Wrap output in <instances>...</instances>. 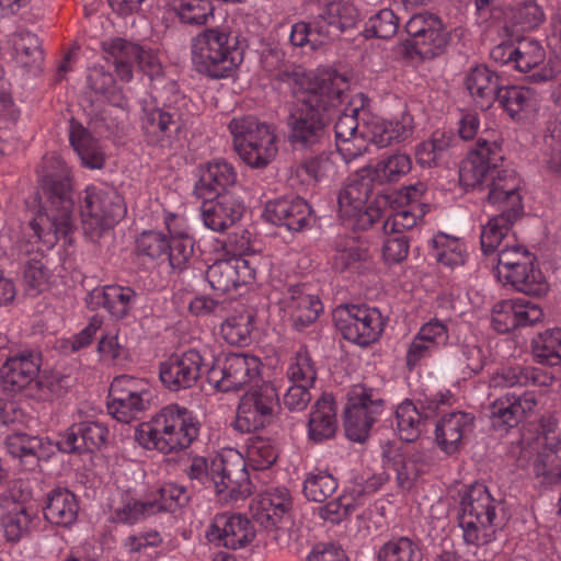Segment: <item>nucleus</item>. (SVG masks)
I'll return each mask as SVG.
<instances>
[{
    "label": "nucleus",
    "mask_w": 561,
    "mask_h": 561,
    "mask_svg": "<svg viewBox=\"0 0 561 561\" xmlns=\"http://www.w3.org/2000/svg\"><path fill=\"white\" fill-rule=\"evenodd\" d=\"M263 216L267 221L284 226L289 231H301L310 226L311 207L301 197H282L267 202Z\"/></svg>",
    "instance_id": "30"
},
{
    "label": "nucleus",
    "mask_w": 561,
    "mask_h": 561,
    "mask_svg": "<svg viewBox=\"0 0 561 561\" xmlns=\"http://www.w3.org/2000/svg\"><path fill=\"white\" fill-rule=\"evenodd\" d=\"M427 186L423 182L402 187L396 201L399 208L391 213L383 221L382 229L386 234H393L387 243L397 242L398 245H409L411 240L404 233L412 229L430 210V204L425 198Z\"/></svg>",
    "instance_id": "10"
},
{
    "label": "nucleus",
    "mask_w": 561,
    "mask_h": 561,
    "mask_svg": "<svg viewBox=\"0 0 561 561\" xmlns=\"http://www.w3.org/2000/svg\"><path fill=\"white\" fill-rule=\"evenodd\" d=\"M383 408V399L374 389L363 385H355L347 393V403L344 409V427L346 436L363 443Z\"/></svg>",
    "instance_id": "13"
},
{
    "label": "nucleus",
    "mask_w": 561,
    "mask_h": 561,
    "mask_svg": "<svg viewBox=\"0 0 561 561\" xmlns=\"http://www.w3.org/2000/svg\"><path fill=\"white\" fill-rule=\"evenodd\" d=\"M495 100L511 118L519 121L537 105L534 90L522 85L500 87Z\"/></svg>",
    "instance_id": "44"
},
{
    "label": "nucleus",
    "mask_w": 561,
    "mask_h": 561,
    "mask_svg": "<svg viewBox=\"0 0 561 561\" xmlns=\"http://www.w3.org/2000/svg\"><path fill=\"white\" fill-rule=\"evenodd\" d=\"M433 413L434 410L431 407L419 408L409 399L401 402L394 412L396 430L400 439L405 443L417 440Z\"/></svg>",
    "instance_id": "35"
},
{
    "label": "nucleus",
    "mask_w": 561,
    "mask_h": 561,
    "mask_svg": "<svg viewBox=\"0 0 561 561\" xmlns=\"http://www.w3.org/2000/svg\"><path fill=\"white\" fill-rule=\"evenodd\" d=\"M450 145V137L444 131H435L431 139L421 142L415 150L416 161L422 167L432 168L437 165L444 151Z\"/></svg>",
    "instance_id": "57"
},
{
    "label": "nucleus",
    "mask_w": 561,
    "mask_h": 561,
    "mask_svg": "<svg viewBox=\"0 0 561 561\" xmlns=\"http://www.w3.org/2000/svg\"><path fill=\"white\" fill-rule=\"evenodd\" d=\"M413 130L414 119L408 112L402 113L399 118L389 121L370 114L363 117L362 135L379 148L409 139Z\"/></svg>",
    "instance_id": "25"
},
{
    "label": "nucleus",
    "mask_w": 561,
    "mask_h": 561,
    "mask_svg": "<svg viewBox=\"0 0 561 561\" xmlns=\"http://www.w3.org/2000/svg\"><path fill=\"white\" fill-rule=\"evenodd\" d=\"M4 444L10 455L21 459L26 457L38 459L44 448L42 438L21 432H14L8 435Z\"/></svg>",
    "instance_id": "60"
},
{
    "label": "nucleus",
    "mask_w": 561,
    "mask_h": 561,
    "mask_svg": "<svg viewBox=\"0 0 561 561\" xmlns=\"http://www.w3.org/2000/svg\"><path fill=\"white\" fill-rule=\"evenodd\" d=\"M69 141L83 167L91 170L104 167L105 152L102 146L88 129L73 119L70 122Z\"/></svg>",
    "instance_id": "40"
},
{
    "label": "nucleus",
    "mask_w": 561,
    "mask_h": 561,
    "mask_svg": "<svg viewBox=\"0 0 561 561\" xmlns=\"http://www.w3.org/2000/svg\"><path fill=\"white\" fill-rule=\"evenodd\" d=\"M539 373L531 367H505L496 371L491 378L494 388H522L529 383L539 385Z\"/></svg>",
    "instance_id": "54"
},
{
    "label": "nucleus",
    "mask_w": 561,
    "mask_h": 561,
    "mask_svg": "<svg viewBox=\"0 0 561 561\" xmlns=\"http://www.w3.org/2000/svg\"><path fill=\"white\" fill-rule=\"evenodd\" d=\"M227 32L206 28L192 38V61L197 72L211 79L232 77L243 57L236 44H230Z\"/></svg>",
    "instance_id": "6"
},
{
    "label": "nucleus",
    "mask_w": 561,
    "mask_h": 561,
    "mask_svg": "<svg viewBox=\"0 0 561 561\" xmlns=\"http://www.w3.org/2000/svg\"><path fill=\"white\" fill-rule=\"evenodd\" d=\"M537 407V397L533 391H507L496 398L486 408L488 416L494 430L507 432L526 421Z\"/></svg>",
    "instance_id": "21"
},
{
    "label": "nucleus",
    "mask_w": 561,
    "mask_h": 561,
    "mask_svg": "<svg viewBox=\"0 0 561 561\" xmlns=\"http://www.w3.org/2000/svg\"><path fill=\"white\" fill-rule=\"evenodd\" d=\"M359 13L353 3L344 1L329 2L316 16V30L330 37L352 28L358 21Z\"/></svg>",
    "instance_id": "36"
},
{
    "label": "nucleus",
    "mask_w": 561,
    "mask_h": 561,
    "mask_svg": "<svg viewBox=\"0 0 561 561\" xmlns=\"http://www.w3.org/2000/svg\"><path fill=\"white\" fill-rule=\"evenodd\" d=\"M400 25V19L393 10L383 8L373 13L363 30V35L366 38H383L388 39L393 37Z\"/></svg>",
    "instance_id": "53"
},
{
    "label": "nucleus",
    "mask_w": 561,
    "mask_h": 561,
    "mask_svg": "<svg viewBox=\"0 0 561 561\" xmlns=\"http://www.w3.org/2000/svg\"><path fill=\"white\" fill-rule=\"evenodd\" d=\"M39 179L46 202L28 224L27 244L71 245L76 218L70 169L59 154L49 153L43 158Z\"/></svg>",
    "instance_id": "2"
},
{
    "label": "nucleus",
    "mask_w": 561,
    "mask_h": 561,
    "mask_svg": "<svg viewBox=\"0 0 561 561\" xmlns=\"http://www.w3.org/2000/svg\"><path fill=\"white\" fill-rule=\"evenodd\" d=\"M344 84L336 72L322 71L314 76L310 90L297 96L287 118L288 141L294 148H312L328 138Z\"/></svg>",
    "instance_id": "3"
},
{
    "label": "nucleus",
    "mask_w": 561,
    "mask_h": 561,
    "mask_svg": "<svg viewBox=\"0 0 561 561\" xmlns=\"http://www.w3.org/2000/svg\"><path fill=\"white\" fill-rule=\"evenodd\" d=\"M80 213L84 233L96 242L125 216L126 207L114 190L88 185L80 197Z\"/></svg>",
    "instance_id": "8"
},
{
    "label": "nucleus",
    "mask_w": 561,
    "mask_h": 561,
    "mask_svg": "<svg viewBox=\"0 0 561 561\" xmlns=\"http://www.w3.org/2000/svg\"><path fill=\"white\" fill-rule=\"evenodd\" d=\"M337 430L334 399L323 393L312 407L308 421V436L314 443H322L335 436Z\"/></svg>",
    "instance_id": "38"
},
{
    "label": "nucleus",
    "mask_w": 561,
    "mask_h": 561,
    "mask_svg": "<svg viewBox=\"0 0 561 561\" xmlns=\"http://www.w3.org/2000/svg\"><path fill=\"white\" fill-rule=\"evenodd\" d=\"M336 478L327 471L310 472L304 482V494L309 501L322 503L337 489Z\"/></svg>",
    "instance_id": "56"
},
{
    "label": "nucleus",
    "mask_w": 561,
    "mask_h": 561,
    "mask_svg": "<svg viewBox=\"0 0 561 561\" xmlns=\"http://www.w3.org/2000/svg\"><path fill=\"white\" fill-rule=\"evenodd\" d=\"M209 542L227 549H241L254 538L251 522L240 514H218L206 530Z\"/></svg>",
    "instance_id": "24"
},
{
    "label": "nucleus",
    "mask_w": 561,
    "mask_h": 561,
    "mask_svg": "<svg viewBox=\"0 0 561 561\" xmlns=\"http://www.w3.org/2000/svg\"><path fill=\"white\" fill-rule=\"evenodd\" d=\"M411 168L412 160L409 154L394 152L380 159L373 168V172L378 183H391L407 175Z\"/></svg>",
    "instance_id": "51"
},
{
    "label": "nucleus",
    "mask_w": 561,
    "mask_h": 561,
    "mask_svg": "<svg viewBox=\"0 0 561 561\" xmlns=\"http://www.w3.org/2000/svg\"><path fill=\"white\" fill-rule=\"evenodd\" d=\"M541 157L549 172L561 174V122L557 119L547 123Z\"/></svg>",
    "instance_id": "52"
},
{
    "label": "nucleus",
    "mask_w": 561,
    "mask_h": 561,
    "mask_svg": "<svg viewBox=\"0 0 561 561\" xmlns=\"http://www.w3.org/2000/svg\"><path fill=\"white\" fill-rule=\"evenodd\" d=\"M7 44L11 49L12 58L21 67L38 66L43 60L41 41L36 34L27 30H18L10 34Z\"/></svg>",
    "instance_id": "43"
},
{
    "label": "nucleus",
    "mask_w": 561,
    "mask_h": 561,
    "mask_svg": "<svg viewBox=\"0 0 561 561\" xmlns=\"http://www.w3.org/2000/svg\"><path fill=\"white\" fill-rule=\"evenodd\" d=\"M228 128L238 156L250 168H264L273 161L277 153V145L271 125L245 115L232 118Z\"/></svg>",
    "instance_id": "7"
},
{
    "label": "nucleus",
    "mask_w": 561,
    "mask_h": 561,
    "mask_svg": "<svg viewBox=\"0 0 561 561\" xmlns=\"http://www.w3.org/2000/svg\"><path fill=\"white\" fill-rule=\"evenodd\" d=\"M201 423L192 411L169 404L135 432L136 440L147 449L171 454L188 448L197 439Z\"/></svg>",
    "instance_id": "4"
},
{
    "label": "nucleus",
    "mask_w": 561,
    "mask_h": 561,
    "mask_svg": "<svg viewBox=\"0 0 561 561\" xmlns=\"http://www.w3.org/2000/svg\"><path fill=\"white\" fill-rule=\"evenodd\" d=\"M334 153L322 152L304 161L300 170L311 180L321 182L335 175L336 168L333 160Z\"/></svg>",
    "instance_id": "62"
},
{
    "label": "nucleus",
    "mask_w": 561,
    "mask_h": 561,
    "mask_svg": "<svg viewBox=\"0 0 561 561\" xmlns=\"http://www.w3.org/2000/svg\"><path fill=\"white\" fill-rule=\"evenodd\" d=\"M141 126L148 145L160 149L176 148L182 123L173 108L144 107Z\"/></svg>",
    "instance_id": "22"
},
{
    "label": "nucleus",
    "mask_w": 561,
    "mask_h": 561,
    "mask_svg": "<svg viewBox=\"0 0 561 561\" xmlns=\"http://www.w3.org/2000/svg\"><path fill=\"white\" fill-rule=\"evenodd\" d=\"M536 260H528L523 267L505 270L504 277L517 291L529 296H541L547 291V283L541 271L536 267Z\"/></svg>",
    "instance_id": "42"
},
{
    "label": "nucleus",
    "mask_w": 561,
    "mask_h": 561,
    "mask_svg": "<svg viewBox=\"0 0 561 561\" xmlns=\"http://www.w3.org/2000/svg\"><path fill=\"white\" fill-rule=\"evenodd\" d=\"M203 201L202 219L204 225L214 231H222L232 226L241 218L244 209L240 198L231 193Z\"/></svg>",
    "instance_id": "32"
},
{
    "label": "nucleus",
    "mask_w": 561,
    "mask_h": 561,
    "mask_svg": "<svg viewBox=\"0 0 561 561\" xmlns=\"http://www.w3.org/2000/svg\"><path fill=\"white\" fill-rule=\"evenodd\" d=\"M41 364V354L31 350L8 357L0 368L3 390L10 393H24L26 398L35 400H45L50 390L37 378Z\"/></svg>",
    "instance_id": "9"
},
{
    "label": "nucleus",
    "mask_w": 561,
    "mask_h": 561,
    "mask_svg": "<svg viewBox=\"0 0 561 561\" xmlns=\"http://www.w3.org/2000/svg\"><path fill=\"white\" fill-rule=\"evenodd\" d=\"M164 224L168 230V236L162 231L157 230H148L141 233L140 240H138V245H152L153 243L164 244V245H194L195 240L190 234L188 228L185 225V221L171 214L168 213L164 216Z\"/></svg>",
    "instance_id": "41"
},
{
    "label": "nucleus",
    "mask_w": 561,
    "mask_h": 561,
    "mask_svg": "<svg viewBox=\"0 0 561 561\" xmlns=\"http://www.w3.org/2000/svg\"><path fill=\"white\" fill-rule=\"evenodd\" d=\"M377 183L373 167H364L351 174L337 195L341 216L357 217L363 225H371L378 217V209L370 205Z\"/></svg>",
    "instance_id": "12"
},
{
    "label": "nucleus",
    "mask_w": 561,
    "mask_h": 561,
    "mask_svg": "<svg viewBox=\"0 0 561 561\" xmlns=\"http://www.w3.org/2000/svg\"><path fill=\"white\" fill-rule=\"evenodd\" d=\"M316 28V18L311 23L297 22L293 24L289 34L291 45L296 47L309 46L311 49H317L327 37L324 33H319Z\"/></svg>",
    "instance_id": "63"
},
{
    "label": "nucleus",
    "mask_w": 561,
    "mask_h": 561,
    "mask_svg": "<svg viewBox=\"0 0 561 561\" xmlns=\"http://www.w3.org/2000/svg\"><path fill=\"white\" fill-rule=\"evenodd\" d=\"M382 468L396 474V483L402 490H410L420 476L414 457H407L400 445L387 442L381 445Z\"/></svg>",
    "instance_id": "34"
},
{
    "label": "nucleus",
    "mask_w": 561,
    "mask_h": 561,
    "mask_svg": "<svg viewBox=\"0 0 561 561\" xmlns=\"http://www.w3.org/2000/svg\"><path fill=\"white\" fill-rule=\"evenodd\" d=\"M211 485L224 500L244 499L250 494L249 477L243 463L236 465L222 456L213 458Z\"/></svg>",
    "instance_id": "29"
},
{
    "label": "nucleus",
    "mask_w": 561,
    "mask_h": 561,
    "mask_svg": "<svg viewBox=\"0 0 561 561\" xmlns=\"http://www.w3.org/2000/svg\"><path fill=\"white\" fill-rule=\"evenodd\" d=\"M539 337L541 345L536 348L539 363L550 366L561 365V329L547 330Z\"/></svg>",
    "instance_id": "61"
},
{
    "label": "nucleus",
    "mask_w": 561,
    "mask_h": 561,
    "mask_svg": "<svg viewBox=\"0 0 561 561\" xmlns=\"http://www.w3.org/2000/svg\"><path fill=\"white\" fill-rule=\"evenodd\" d=\"M13 507L1 518V525L4 537L10 542H18L24 536L28 535L31 525L35 518V513L27 508L24 504L16 503L18 496L12 493Z\"/></svg>",
    "instance_id": "47"
},
{
    "label": "nucleus",
    "mask_w": 561,
    "mask_h": 561,
    "mask_svg": "<svg viewBox=\"0 0 561 561\" xmlns=\"http://www.w3.org/2000/svg\"><path fill=\"white\" fill-rule=\"evenodd\" d=\"M463 84L481 108H488L495 101L501 87L500 77L484 65L470 68L463 78Z\"/></svg>",
    "instance_id": "37"
},
{
    "label": "nucleus",
    "mask_w": 561,
    "mask_h": 561,
    "mask_svg": "<svg viewBox=\"0 0 561 561\" xmlns=\"http://www.w3.org/2000/svg\"><path fill=\"white\" fill-rule=\"evenodd\" d=\"M256 314L252 309H244L228 317L220 325L224 340L230 345L247 346L252 342Z\"/></svg>",
    "instance_id": "46"
},
{
    "label": "nucleus",
    "mask_w": 561,
    "mask_h": 561,
    "mask_svg": "<svg viewBox=\"0 0 561 561\" xmlns=\"http://www.w3.org/2000/svg\"><path fill=\"white\" fill-rule=\"evenodd\" d=\"M77 496L68 489L57 488L47 494L44 517L53 525L69 527L78 517Z\"/></svg>",
    "instance_id": "39"
},
{
    "label": "nucleus",
    "mask_w": 561,
    "mask_h": 561,
    "mask_svg": "<svg viewBox=\"0 0 561 561\" xmlns=\"http://www.w3.org/2000/svg\"><path fill=\"white\" fill-rule=\"evenodd\" d=\"M287 376L293 383L313 387L317 379V368L306 348H300L291 358Z\"/></svg>",
    "instance_id": "59"
},
{
    "label": "nucleus",
    "mask_w": 561,
    "mask_h": 561,
    "mask_svg": "<svg viewBox=\"0 0 561 561\" xmlns=\"http://www.w3.org/2000/svg\"><path fill=\"white\" fill-rule=\"evenodd\" d=\"M151 398L142 380L127 375L117 376L110 387L107 411L117 421L129 423L148 409Z\"/></svg>",
    "instance_id": "15"
},
{
    "label": "nucleus",
    "mask_w": 561,
    "mask_h": 561,
    "mask_svg": "<svg viewBox=\"0 0 561 561\" xmlns=\"http://www.w3.org/2000/svg\"><path fill=\"white\" fill-rule=\"evenodd\" d=\"M543 317L539 306L524 300H502L492 309V325L499 333H508L525 325H533Z\"/></svg>",
    "instance_id": "27"
},
{
    "label": "nucleus",
    "mask_w": 561,
    "mask_h": 561,
    "mask_svg": "<svg viewBox=\"0 0 561 561\" xmlns=\"http://www.w3.org/2000/svg\"><path fill=\"white\" fill-rule=\"evenodd\" d=\"M291 507L289 491L286 488H272L260 495L253 507V519L279 545L285 540L291 523Z\"/></svg>",
    "instance_id": "14"
},
{
    "label": "nucleus",
    "mask_w": 561,
    "mask_h": 561,
    "mask_svg": "<svg viewBox=\"0 0 561 561\" xmlns=\"http://www.w3.org/2000/svg\"><path fill=\"white\" fill-rule=\"evenodd\" d=\"M226 249L221 248V251ZM256 252L253 248H245L240 254L229 255L228 252H222L207 268L206 277L210 286L215 290L226 293L254 280L253 257Z\"/></svg>",
    "instance_id": "17"
},
{
    "label": "nucleus",
    "mask_w": 561,
    "mask_h": 561,
    "mask_svg": "<svg viewBox=\"0 0 561 561\" xmlns=\"http://www.w3.org/2000/svg\"><path fill=\"white\" fill-rule=\"evenodd\" d=\"M546 50L534 38H523L516 44L514 68L527 75L533 82H546L556 76L554 69L545 62Z\"/></svg>",
    "instance_id": "31"
},
{
    "label": "nucleus",
    "mask_w": 561,
    "mask_h": 561,
    "mask_svg": "<svg viewBox=\"0 0 561 561\" xmlns=\"http://www.w3.org/2000/svg\"><path fill=\"white\" fill-rule=\"evenodd\" d=\"M279 294L277 304L297 331H302L319 317L322 304L317 296L307 293L306 285L285 284Z\"/></svg>",
    "instance_id": "23"
},
{
    "label": "nucleus",
    "mask_w": 561,
    "mask_h": 561,
    "mask_svg": "<svg viewBox=\"0 0 561 561\" xmlns=\"http://www.w3.org/2000/svg\"><path fill=\"white\" fill-rule=\"evenodd\" d=\"M108 430L99 422L72 424L60 434L57 447L66 454H85L101 449L105 445Z\"/></svg>",
    "instance_id": "28"
},
{
    "label": "nucleus",
    "mask_w": 561,
    "mask_h": 561,
    "mask_svg": "<svg viewBox=\"0 0 561 561\" xmlns=\"http://www.w3.org/2000/svg\"><path fill=\"white\" fill-rule=\"evenodd\" d=\"M499 511H503L502 501L493 497L483 483L476 482L460 490L457 519L465 542L473 546L489 543L503 522Z\"/></svg>",
    "instance_id": "5"
},
{
    "label": "nucleus",
    "mask_w": 561,
    "mask_h": 561,
    "mask_svg": "<svg viewBox=\"0 0 561 561\" xmlns=\"http://www.w3.org/2000/svg\"><path fill=\"white\" fill-rule=\"evenodd\" d=\"M410 44L424 58L444 54L450 43V34L439 16L421 12L413 14L404 24Z\"/></svg>",
    "instance_id": "18"
},
{
    "label": "nucleus",
    "mask_w": 561,
    "mask_h": 561,
    "mask_svg": "<svg viewBox=\"0 0 561 561\" xmlns=\"http://www.w3.org/2000/svg\"><path fill=\"white\" fill-rule=\"evenodd\" d=\"M172 10L182 24L191 26L207 25L214 20L211 0H176Z\"/></svg>",
    "instance_id": "49"
},
{
    "label": "nucleus",
    "mask_w": 561,
    "mask_h": 561,
    "mask_svg": "<svg viewBox=\"0 0 561 561\" xmlns=\"http://www.w3.org/2000/svg\"><path fill=\"white\" fill-rule=\"evenodd\" d=\"M237 179V170L231 162L222 158L213 159L199 167L195 193L202 199L230 193V188L234 186Z\"/></svg>",
    "instance_id": "26"
},
{
    "label": "nucleus",
    "mask_w": 561,
    "mask_h": 561,
    "mask_svg": "<svg viewBox=\"0 0 561 561\" xmlns=\"http://www.w3.org/2000/svg\"><path fill=\"white\" fill-rule=\"evenodd\" d=\"M261 362L256 356L230 353L206 369V377L216 389L228 392L241 389L260 375Z\"/></svg>",
    "instance_id": "19"
},
{
    "label": "nucleus",
    "mask_w": 561,
    "mask_h": 561,
    "mask_svg": "<svg viewBox=\"0 0 561 561\" xmlns=\"http://www.w3.org/2000/svg\"><path fill=\"white\" fill-rule=\"evenodd\" d=\"M30 260L24 271V282L30 295H37L43 291L49 278V270L46 263L43 262L45 257L41 249L27 252Z\"/></svg>",
    "instance_id": "55"
},
{
    "label": "nucleus",
    "mask_w": 561,
    "mask_h": 561,
    "mask_svg": "<svg viewBox=\"0 0 561 561\" xmlns=\"http://www.w3.org/2000/svg\"><path fill=\"white\" fill-rule=\"evenodd\" d=\"M105 50L113 58L115 75L119 80L129 82L138 54V44L124 38H114L106 44Z\"/></svg>",
    "instance_id": "48"
},
{
    "label": "nucleus",
    "mask_w": 561,
    "mask_h": 561,
    "mask_svg": "<svg viewBox=\"0 0 561 561\" xmlns=\"http://www.w3.org/2000/svg\"><path fill=\"white\" fill-rule=\"evenodd\" d=\"M501 160V146L497 141L479 138L459 170L460 180L467 186H480L490 178L492 181L489 184L488 201L501 210L500 215L483 226L480 245H501L513 222L524 211L519 193L520 179L513 170H496Z\"/></svg>",
    "instance_id": "1"
},
{
    "label": "nucleus",
    "mask_w": 561,
    "mask_h": 561,
    "mask_svg": "<svg viewBox=\"0 0 561 561\" xmlns=\"http://www.w3.org/2000/svg\"><path fill=\"white\" fill-rule=\"evenodd\" d=\"M423 553L416 541L398 537L385 542L377 552L378 561H422Z\"/></svg>",
    "instance_id": "50"
},
{
    "label": "nucleus",
    "mask_w": 561,
    "mask_h": 561,
    "mask_svg": "<svg viewBox=\"0 0 561 561\" xmlns=\"http://www.w3.org/2000/svg\"><path fill=\"white\" fill-rule=\"evenodd\" d=\"M105 298L107 312L112 318L121 320L129 313L137 294L130 287L108 285Z\"/></svg>",
    "instance_id": "58"
},
{
    "label": "nucleus",
    "mask_w": 561,
    "mask_h": 561,
    "mask_svg": "<svg viewBox=\"0 0 561 561\" xmlns=\"http://www.w3.org/2000/svg\"><path fill=\"white\" fill-rule=\"evenodd\" d=\"M368 113L362 108H353L351 114H342L335 125V141L345 138L351 139L353 136L360 134L363 126V117H367Z\"/></svg>",
    "instance_id": "64"
},
{
    "label": "nucleus",
    "mask_w": 561,
    "mask_h": 561,
    "mask_svg": "<svg viewBox=\"0 0 561 561\" xmlns=\"http://www.w3.org/2000/svg\"><path fill=\"white\" fill-rule=\"evenodd\" d=\"M474 417L466 412L445 414L435 427V442L446 454L453 455L459 450L463 436L472 431Z\"/></svg>",
    "instance_id": "33"
},
{
    "label": "nucleus",
    "mask_w": 561,
    "mask_h": 561,
    "mask_svg": "<svg viewBox=\"0 0 561 561\" xmlns=\"http://www.w3.org/2000/svg\"><path fill=\"white\" fill-rule=\"evenodd\" d=\"M278 402V392L271 382H264L244 393L237 409L234 428L241 433L263 428L272 421Z\"/></svg>",
    "instance_id": "16"
},
{
    "label": "nucleus",
    "mask_w": 561,
    "mask_h": 561,
    "mask_svg": "<svg viewBox=\"0 0 561 561\" xmlns=\"http://www.w3.org/2000/svg\"><path fill=\"white\" fill-rule=\"evenodd\" d=\"M209 368L199 351L191 348L181 354L171 355L160 364L159 377L170 391L178 392L194 387L203 374Z\"/></svg>",
    "instance_id": "20"
},
{
    "label": "nucleus",
    "mask_w": 561,
    "mask_h": 561,
    "mask_svg": "<svg viewBox=\"0 0 561 561\" xmlns=\"http://www.w3.org/2000/svg\"><path fill=\"white\" fill-rule=\"evenodd\" d=\"M506 28L513 32L535 31L545 22L543 8L536 0H522L505 14Z\"/></svg>",
    "instance_id": "45"
},
{
    "label": "nucleus",
    "mask_w": 561,
    "mask_h": 561,
    "mask_svg": "<svg viewBox=\"0 0 561 561\" xmlns=\"http://www.w3.org/2000/svg\"><path fill=\"white\" fill-rule=\"evenodd\" d=\"M333 321L345 340L362 346L376 342L385 327L380 311L366 305L339 306Z\"/></svg>",
    "instance_id": "11"
}]
</instances>
